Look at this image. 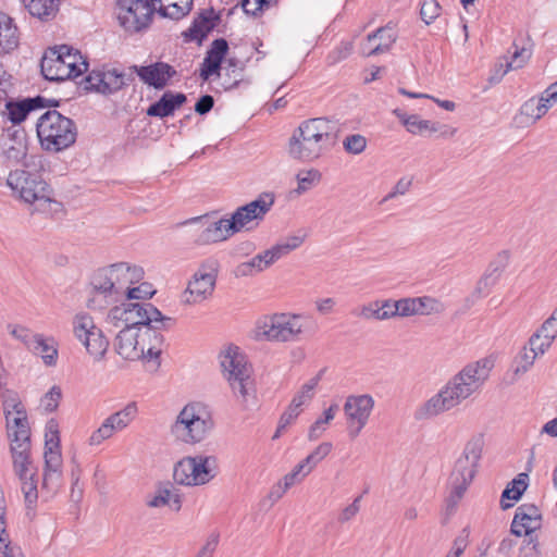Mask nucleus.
<instances>
[{
    "mask_svg": "<svg viewBox=\"0 0 557 557\" xmlns=\"http://www.w3.org/2000/svg\"><path fill=\"white\" fill-rule=\"evenodd\" d=\"M493 366V361L488 358L466 364L416 410V418L431 419L458 407L481 389Z\"/></svg>",
    "mask_w": 557,
    "mask_h": 557,
    "instance_id": "obj_1",
    "label": "nucleus"
},
{
    "mask_svg": "<svg viewBox=\"0 0 557 557\" xmlns=\"http://www.w3.org/2000/svg\"><path fill=\"white\" fill-rule=\"evenodd\" d=\"M334 123L323 117L309 119L300 123L288 143V153L293 159L311 162L336 144Z\"/></svg>",
    "mask_w": 557,
    "mask_h": 557,
    "instance_id": "obj_2",
    "label": "nucleus"
},
{
    "mask_svg": "<svg viewBox=\"0 0 557 557\" xmlns=\"http://www.w3.org/2000/svg\"><path fill=\"white\" fill-rule=\"evenodd\" d=\"M214 429L210 408L200 401L186 404L171 424L170 433L182 444L196 445L205 441Z\"/></svg>",
    "mask_w": 557,
    "mask_h": 557,
    "instance_id": "obj_3",
    "label": "nucleus"
},
{
    "mask_svg": "<svg viewBox=\"0 0 557 557\" xmlns=\"http://www.w3.org/2000/svg\"><path fill=\"white\" fill-rule=\"evenodd\" d=\"M107 321L115 327H171L174 320L163 315L152 304L126 299L110 309Z\"/></svg>",
    "mask_w": 557,
    "mask_h": 557,
    "instance_id": "obj_4",
    "label": "nucleus"
},
{
    "mask_svg": "<svg viewBox=\"0 0 557 557\" xmlns=\"http://www.w3.org/2000/svg\"><path fill=\"white\" fill-rule=\"evenodd\" d=\"M41 73L48 81L76 78L88 70V62L83 54L67 45L49 48L40 63Z\"/></svg>",
    "mask_w": 557,
    "mask_h": 557,
    "instance_id": "obj_5",
    "label": "nucleus"
},
{
    "mask_svg": "<svg viewBox=\"0 0 557 557\" xmlns=\"http://www.w3.org/2000/svg\"><path fill=\"white\" fill-rule=\"evenodd\" d=\"M36 129L41 147L53 152L72 146L77 136L75 123L55 110L44 113L37 121Z\"/></svg>",
    "mask_w": 557,
    "mask_h": 557,
    "instance_id": "obj_6",
    "label": "nucleus"
},
{
    "mask_svg": "<svg viewBox=\"0 0 557 557\" xmlns=\"http://www.w3.org/2000/svg\"><path fill=\"white\" fill-rule=\"evenodd\" d=\"M481 438H473L466 445L462 455L456 460L449 478L450 494L446 499L447 509L455 510L475 475V469L482 456Z\"/></svg>",
    "mask_w": 557,
    "mask_h": 557,
    "instance_id": "obj_7",
    "label": "nucleus"
},
{
    "mask_svg": "<svg viewBox=\"0 0 557 557\" xmlns=\"http://www.w3.org/2000/svg\"><path fill=\"white\" fill-rule=\"evenodd\" d=\"M7 185L24 202L36 203L37 210L41 212L50 211L51 205L59 206L51 197L50 186L38 173L25 170L11 171L7 178Z\"/></svg>",
    "mask_w": 557,
    "mask_h": 557,
    "instance_id": "obj_8",
    "label": "nucleus"
},
{
    "mask_svg": "<svg viewBox=\"0 0 557 557\" xmlns=\"http://www.w3.org/2000/svg\"><path fill=\"white\" fill-rule=\"evenodd\" d=\"M308 319L300 314L274 313L264 315L256 323L258 338L270 342H297L307 330Z\"/></svg>",
    "mask_w": 557,
    "mask_h": 557,
    "instance_id": "obj_9",
    "label": "nucleus"
},
{
    "mask_svg": "<svg viewBox=\"0 0 557 557\" xmlns=\"http://www.w3.org/2000/svg\"><path fill=\"white\" fill-rule=\"evenodd\" d=\"M220 364L223 377L227 381L234 395L243 403L248 401L252 396L253 381L251 379V367L245 356L236 346H230L220 354Z\"/></svg>",
    "mask_w": 557,
    "mask_h": 557,
    "instance_id": "obj_10",
    "label": "nucleus"
},
{
    "mask_svg": "<svg viewBox=\"0 0 557 557\" xmlns=\"http://www.w3.org/2000/svg\"><path fill=\"white\" fill-rule=\"evenodd\" d=\"M44 459L41 491L48 496H53L60 491L63 483L60 432L59 424L54 419H50L45 428Z\"/></svg>",
    "mask_w": 557,
    "mask_h": 557,
    "instance_id": "obj_11",
    "label": "nucleus"
},
{
    "mask_svg": "<svg viewBox=\"0 0 557 557\" xmlns=\"http://www.w3.org/2000/svg\"><path fill=\"white\" fill-rule=\"evenodd\" d=\"M219 261L210 258L200 263L182 294V302L194 306L209 300L215 289Z\"/></svg>",
    "mask_w": 557,
    "mask_h": 557,
    "instance_id": "obj_12",
    "label": "nucleus"
},
{
    "mask_svg": "<svg viewBox=\"0 0 557 557\" xmlns=\"http://www.w3.org/2000/svg\"><path fill=\"white\" fill-rule=\"evenodd\" d=\"M73 333L76 339L86 348L95 361L104 358L109 342L103 332L95 324L94 319L87 313H77L73 318Z\"/></svg>",
    "mask_w": 557,
    "mask_h": 557,
    "instance_id": "obj_13",
    "label": "nucleus"
},
{
    "mask_svg": "<svg viewBox=\"0 0 557 557\" xmlns=\"http://www.w3.org/2000/svg\"><path fill=\"white\" fill-rule=\"evenodd\" d=\"M117 20L128 33H138L147 28L156 13L151 0H116Z\"/></svg>",
    "mask_w": 557,
    "mask_h": 557,
    "instance_id": "obj_14",
    "label": "nucleus"
},
{
    "mask_svg": "<svg viewBox=\"0 0 557 557\" xmlns=\"http://www.w3.org/2000/svg\"><path fill=\"white\" fill-rule=\"evenodd\" d=\"M273 205L274 198L272 195H260L257 199L235 210L232 216L227 219L228 230H232L233 234L243 230H251L264 219Z\"/></svg>",
    "mask_w": 557,
    "mask_h": 557,
    "instance_id": "obj_15",
    "label": "nucleus"
},
{
    "mask_svg": "<svg viewBox=\"0 0 557 557\" xmlns=\"http://www.w3.org/2000/svg\"><path fill=\"white\" fill-rule=\"evenodd\" d=\"M374 405V399L369 394L350 395L346 398L343 409L351 438L357 437L368 424Z\"/></svg>",
    "mask_w": 557,
    "mask_h": 557,
    "instance_id": "obj_16",
    "label": "nucleus"
},
{
    "mask_svg": "<svg viewBox=\"0 0 557 557\" xmlns=\"http://www.w3.org/2000/svg\"><path fill=\"white\" fill-rule=\"evenodd\" d=\"M112 265L98 269L91 276L90 285L94 296L87 306L92 310H100L110 304L109 299L117 296Z\"/></svg>",
    "mask_w": 557,
    "mask_h": 557,
    "instance_id": "obj_17",
    "label": "nucleus"
},
{
    "mask_svg": "<svg viewBox=\"0 0 557 557\" xmlns=\"http://www.w3.org/2000/svg\"><path fill=\"white\" fill-rule=\"evenodd\" d=\"M126 85L124 73L115 69L106 71L94 70L86 76L84 89L109 96L117 92Z\"/></svg>",
    "mask_w": 557,
    "mask_h": 557,
    "instance_id": "obj_18",
    "label": "nucleus"
},
{
    "mask_svg": "<svg viewBox=\"0 0 557 557\" xmlns=\"http://www.w3.org/2000/svg\"><path fill=\"white\" fill-rule=\"evenodd\" d=\"M129 70L135 72L144 84L158 90L163 89L169 81L177 74L176 70L165 62H156L144 66L133 65Z\"/></svg>",
    "mask_w": 557,
    "mask_h": 557,
    "instance_id": "obj_19",
    "label": "nucleus"
},
{
    "mask_svg": "<svg viewBox=\"0 0 557 557\" xmlns=\"http://www.w3.org/2000/svg\"><path fill=\"white\" fill-rule=\"evenodd\" d=\"M541 527L540 509L533 504H523L517 508L511 523V533L517 536L529 535Z\"/></svg>",
    "mask_w": 557,
    "mask_h": 557,
    "instance_id": "obj_20",
    "label": "nucleus"
},
{
    "mask_svg": "<svg viewBox=\"0 0 557 557\" xmlns=\"http://www.w3.org/2000/svg\"><path fill=\"white\" fill-rule=\"evenodd\" d=\"M510 259L508 250L498 252L495 258L488 263L484 274L478 281L475 293L479 296H486L491 288L496 285L502 273L507 268Z\"/></svg>",
    "mask_w": 557,
    "mask_h": 557,
    "instance_id": "obj_21",
    "label": "nucleus"
},
{
    "mask_svg": "<svg viewBox=\"0 0 557 557\" xmlns=\"http://www.w3.org/2000/svg\"><path fill=\"white\" fill-rule=\"evenodd\" d=\"M2 156L8 165L22 161L27 154L25 134L22 131L9 128L1 138Z\"/></svg>",
    "mask_w": 557,
    "mask_h": 557,
    "instance_id": "obj_22",
    "label": "nucleus"
},
{
    "mask_svg": "<svg viewBox=\"0 0 557 557\" xmlns=\"http://www.w3.org/2000/svg\"><path fill=\"white\" fill-rule=\"evenodd\" d=\"M138 327H123L119 331L115 338L116 352L126 360H138L144 356V350L139 348Z\"/></svg>",
    "mask_w": 557,
    "mask_h": 557,
    "instance_id": "obj_23",
    "label": "nucleus"
},
{
    "mask_svg": "<svg viewBox=\"0 0 557 557\" xmlns=\"http://www.w3.org/2000/svg\"><path fill=\"white\" fill-rule=\"evenodd\" d=\"M228 51V44L224 38L214 39L206 53L200 69V77L208 81L212 75H220L221 64Z\"/></svg>",
    "mask_w": 557,
    "mask_h": 557,
    "instance_id": "obj_24",
    "label": "nucleus"
},
{
    "mask_svg": "<svg viewBox=\"0 0 557 557\" xmlns=\"http://www.w3.org/2000/svg\"><path fill=\"white\" fill-rule=\"evenodd\" d=\"M166 329L168 327H154L153 325H144L138 327L139 348L141 347L144 350V356L141 359L154 360L160 357L164 343L163 335L160 333V331Z\"/></svg>",
    "mask_w": 557,
    "mask_h": 557,
    "instance_id": "obj_25",
    "label": "nucleus"
},
{
    "mask_svg": "<svg viewBox=\"0 0 557 557\" xmlns=\"http://www.w3.org/2000/svg\"><path fill=\"white\" fill-rule=\"evenodd\" d=\"M395 40L396 34L392 26L380 27L368 35L367 41L361 46V52L367 57L384 53L389 50Z\"/></svg>",
    "mask_w": 557,
    "mask_h": 557,
    "instance_id": "obj_26",
    "label": "nucleus"
},
{
    "mask_svg": "<svg viewBox=\"0 0 557 557\" xmlns=\"http://www.w3.org/2000/svg\"><path fill=\"white\" fill-rule=\"evenodd\" d=\"M193 486L209 483L218 472V458L213 455L191 456Z\"/></svg>",
    "mask_w": 557,
    "mask_h": 557,
    "instance_id": "obj_27",
    "label": "nucleus"
},
{
    "mask_svg": "<svg viewBox=\"0 0 557 557\" xmlns=\"http://www.w3.org/2000/svg\"><path fill=\"white\" fill-rule=\"evenodd\" d=\"M111 265L117 295L124 294L132 284L138 283L144 277V270L141 267L129 264L127 262H119Z\"/></svg>",
    "mask_w": 557,
    "mask_h": 557,
    "instance_id": "obj_28",
    "label": "nucleus"
},
{
    "mask_svg": "<svg viewBox=\"0 0 557 557\" xmlns=\"http://www.w3.org/2000/svg\"><path fill=\"white\" fill-rule=\"evenodd\" d=\"M186 101L187 97L183 92L165 91L157 102L147 109V115L156 117L170 116Z\"/></svg>",
    "mask_w": 557,
    "mask_h": 557,
    "instance_id": "obj_29",
    "label": "nucleus"
},
{
    "mask_svg": "<svg viewBox=\"0 0 557 557\" xmlns=\"http://www.w3.org/2000/svg\"><path fill=\"white\" fill-rule=\"evenodd\" d=\"M45 98L37 96L34 98H26L23 100H9L5 103L8 119L13 124H20L27 115L36 109L44 108Z\"/></svg>",
    "mask_w": 557,
    "mask_h": 557,
    "instance_id": "obj_30",
    "label": "nucleus"
},
{
    "mask_svg": "<svg viewBox=\"0 0 557 557\" xmlns=\"http://www.w3.org/2000/svg\"><path fill=\"white\" fill-rule=\"evenodd\" d=\"M227 223V219L222 218L208 224L198 233L195 239L196 244L210 245L226 240L234 235L232 230H228Z\"/></svg>",
    "mask_w": 557,
    "mask_h": 557,
    "instance_id": "obj_31",
    "label": "nucleus"
},
{
    "mask_svg": "<svg viewBox=\"0 0 557 557\" xmlns=\"http://www.w3.org/2000/svg\"><path fill=\"white\" fill-rule=\"evenodd\" d=\"M544 115V104H540L537 97H532L522 103L513 122L518 127H528L534 125Z\"/></svg>",
    "mask_w": 557,
    "mask_h": 557,
    "instance_id": "obj_32",
    "label": "nucleus"
},
{
    "mask_svg": "<svg viewBox=\"0 0 557 557\" xmlns=\"http://www.w3.org/2000/svg\"><path fill=\"white\" fill-rule=\"evenodd\" d=\"M146 504L150 508L168 506L173 511H180L182 508V497L173 486H162L148 497Z\"/></svg>",
    "mask_w": 557,
    "mask_h": 557,
    "instance_id": "obj_33",
    "label": "nucleus"
},
{
    "mask_svg": "<svg viewBox=\"0 0 557 557\" xmlns=\"http://www.w3.org/2000/svg\"><path fill=\"white\" fill-rule=\"evenodd\" d=\"M20 44V34L13 20L5 13L0 12V53H8Z\"/></svg>",
    "mask_w": 557,
    "mask_h": 557,
    "instance_id": "obj_34",
    "label": "nucleus"
},
{
    "mask_svg": "<svg viewBox=\"0 0 557 557\" xmlns=\"http://www.w3.org/2000/svg\"><path fill=\"white\" fill-rule=\"evenodd\" d=\"M28 349L34 354L39 355L46 366L53 367L57 364L58 347L52 337H45L42 334H35Z\"/></svg>",
    "mask_w": 557,
    "mask_h": 557,
    "instance_id": "obj_35",
    "label": "nucleus"
},
{
    "mask_svg": "<svg viewBox=\"0 0 557 557\" xmlns=\"http://www.w3.org/2000/svg\"><path fill=\"white\" fill-rule=\"evenodd\" d=\"M393 114L397 116L406 129L413 135H423L425 132L431 133L433 122L429 120H422L417 114L408 115L401 109L393 110Z\"/></svg>",
    "mask_w": 557,
    "mask_h": 557,
    "instance_id": "obj_36",
    "label": "nucleus"
},
{
    "mask_svg": "<svg viewBox=\"0 0 557 557\" xmlns=\"http://www.w3.org/2000/svg\"><path fill=\"white\" fill-rule=\"evenodd\" d=\"M528 480L529 476L527 473H519L517 478H515L511 483L507 485L502 494L500 505L503 509L512 507L511 503L505 502L506 499L517 502L522 496L523 492L528 487Z\"/></svg>",
    "mask_w": 557,
    "mask_h": 557,
    "instance_id": "obj_37",
    "label": "nucleus"
},
{
    "mask_svg": "<svg viewBox=\"0 0 557 557\" xmlns=\"http://www.w3.org/2000/svg\"><path fill=\"white\" fill-rule=\"evenodd\" d=\"M137 411L138 410L136 404L129 403L123 409L112 413L104 420L107 423H109L112 431L115 433L127 428L137 416Z\"/></svg>",
    "mask_w": 557,
    "mask_h": 557,
    "instance_id": "obj_38",
    "label": "nucleus"
},
{
    "mask_svg": "<svg viewBox=\"0 0 557 557\" xmlns=\"http://www.w3.org/2000/svg\"><path fill=\"white\" fill-rule=\"evenodd\" d=\"M193 0H170L157 8L156 12L163 17L180 20L189 13Z\"/></svg>",
    "mask_w": 557,
    "mask_h": 557,
    "instance_id": "obj_39",
    "label": "nucleus"
},
{
    "mask_svg": "<svg viewBox=\"0 0 557 557\" xmlns=\"http://www.w3.org/2000/svg\"><path fill=\"white\" fill-rule=\"evenodd\" d=\"M28 12L39 20H48L55 15L58 11V0H26Z\"/></svg>",
    "mask_w": 557,
    "mask_h": 557,
    "instance_id": "obj_40",
    "label": "nucleus"
},
{
    "mask_svg": "<svg viewBox=\"0 0 557 557\" xmlns=\"http://www.w3.org/2000/svg\"><path fill=\"white\" fill-rule=\"evenodd\" d=\"M36 475H29L26 480H20L21 490L24 495V502L27 510V516H34L38 500V488Z\"/></svg>",
    "mask_w": 557,
    "mask_h": 557,
    "instance_id": "obj_41",
    "label": "nucleus"
},
{
    "mask_svg": "<svg viewBox=\"0 0 557 557\" xmlns=\"http://www.w3.org/2000/svg\"><path fill=\"white\" fill-rule=\"evenodd\" d=\"M337 411V404H333L326 410H324L323 416L318 418L310 426L308 432L309 441H317L323 434V432L326 430V425L334 419Z\"/></svg>",
    "mask_w": 557,
    "mask_h": 557,
    "instance_id": "obj_42",
    "label": "nucleus"
},
{
    "mask_svg": "<svg viewBox=\"0 0 557 557\" xmlns=\"http://www.w3.org/2000/svg\"><path fill=\"white\" fill-rule=\"evenodd\" d=\"M537 357L527 345L523 346L513 360V374L519 376L527 373L533 367Z\"/></svg>",
    "mask_w": 557,
    "mask_h": 557,
    "instance_id": "obj_43",
    "label": "nucleus"
},
{
    "mask_svg": "<svg viewBox=\"0 0 557 557\" xmlns=\"http://www.w3.org/2000/svg\"><path fill=\"white\" fill-rule=\"evenodd\" d=\"M191 473V456H187L174 466L173 479L180 485L193 486Z\"/></svg>",
    "mask_w": 557,
    "mask_h": 557,
    "instance_id": "obj_44",
    "label": "nucleus"
},
{
    "mask_svg": "<svg viewBox=\"0 0 557 557\" xmlns=\"http://www.w3.org/2000/svg\"><path fill=\"white\" fill-rule=\"evenodd\" d=\"M225 75L228 76L230 82L225 83V89H232L238 86L243 81V64L236 59H228L224 67Z\"/></svg>",
    "mask_w": 557,
    "mask_h": 557,
    "instance_id": "obj_45",
    "label": "nucleus"
},
{
    "mask_svg": "<svg viewBox=\"0 0 557 557\" xmlns=\"http://www.w3.org/2000/svg\"><path fill=\"white\" fill-rule=\"evenodd\" d=\"M333 445L330 442L319 444L312 453H310L301 461L312 472L313 469L332 451Z\"/></svg>",
    "mask_w": 557,
    "mask_h": 557,
    "instance_id": "obj_46",
    "label": "nucleus"
},
{
    "mask_svg": "<svg viewBox=\"0 0 557 557\" xmlns=\"http://www.w3.org/2000/svg\"><path fill=\"white\" fill-rule=\"evenodd\" d=\"M13 471L18 480H26L29 475H36L32 456L13 457Z\"/></svg>",
    "mask_w": 557,
    "mask_h": 557,
    "instance_id": "obj_47",
    "label": "nucleus"
},
{
    "mask_svg": "<svg viewBox=\"0 0 557 557\" xmlns=\"http://www.w3.org/2000/svg\"><path fill=\"white\" fill-rule=\"evenodd\" d=\"M418 314L429 315L432 313H441L444 311V306L441 301L432 297H416Z\"/></svg>",
    "mask_w": 557,
    "mask_h": 557,
    "instance_id": "obj_48",
    "label": "nucleus"
},
{
    "mask_svg": "<svg viewBox=\"0 0 557 557\" xmlns=\"http://www.w3.org/2000/svg\"><path fill=\"white\" fill-rule=\"evenodd\" d=\"M320 377L315 376L309 380L306 384L302 385L300 392L294 396L290 405L295 406V408L300 409L302 405L308 403L313 397V389L318 385Z\"/></svg>",
    "mask_w": 557,
    "mask_h": 557,
    "instance_id": "obj_49",
    "label": "nucleus"
},
{
    "mask_svg": "<svg viewBox=\"0 0 557 557\" xmlns=\"http://www.w3.org/2000/svg\"><path fill=\"white\" fill-rule=\"evenodd\" d=\"M310 473L311 471L302 461H300L292 469L290 472L283 476L282 481L290 488L294 485L301 483Z\"/></svg>",
    "mask_w": 557,
    "mask_h": 557,
    "instance_id": "obj_50",
    "label": "nucleus"
},
{
    "mask_svg": "<svg viewBox=\"0 0 557 557\" xmlns=\"http://www.w3.org/2000/svg\"><path fill=\"white\" fill-rule=\"evenodd\" d=\"M530 58V52L525 49H521L520 51L516 50L513 52L512 59L510 62L506 64V69L502 70L503 65H499V70H497V73H499L498 77L495 79V82H499L503 76L509 72L510 70H517L523 66V64L527 62V60Z\"/></svg>",
    "mask_w": 557,
    "mask_h": 557,
    "instance_id": "obj_51",
    "label": "nucleus"
},
{
    "mask_svg": "<svg viewBox=\"0 0 557 557\" xmlns=\"http://www.w3.org/2000/svg\"><path fill=\"white\" fill-rule=\"evenodd\" d=\"M62 398V391L59 386H52L40 400V406L46 412H53L59 407Z\"/></svg>",
    "mask_w": 557,
    "mask_h": 557,
    "instance_id": "obj_52",
    "label": "nucleus"
},
{
    "mask_svg": "<svg viewBox=\"0 0 557 557\" xmlns=\"http://www.w3.org/2000/svg\"><path fill=\"white\" fill-rule=\"evenodd\" d=\"M302 237L300 236H292L286 240L281 242L273 247H271L273 253H275L276 260H280L284 256L288 255L294 249L298 248L302 244Z\"/></svg>",
    "mask_w": 557,
    "mask_h": 557,
    "instance_id": "obj_53",
    "label": "nucleus"
},
{
    "mask_svg": "<svg viewBox=\"0 0 557 557\" xmlns=\"http://www.w3.org/2000/svg\"><path fill=\"white\" fill-rule=\"evenodd\" d=\"M260 272H262L260 268V260H257L256 256L248 261L237 264L233 270V274L235 277L253 276Z\"/></svg>",
    "mask_w": 557,
    "mask_h": 557,
    "instance_id": "obj_54",
    "label": "nucleus"
},
{
    "mask_svg": "<svg viewBox=\"0 0 557 557\" xmlns=\"http://www.w3.org/2000/svg\"><path fill=\"white\" fill-rule=\"evenodd\" d=\"M343 147L348 153L359 154L364 151L367 147V139L360 134L348 135L343 140Z\"/></svg>",
    "mask_w": 557,
    "mask_h": 557,
    "instance_id": "obj_55",
    "label": "nucleus"
},
{
    "mask_svg": "<svg viewBox=\"0 0 557 557\" xmlns=\"http://www.w3.org/2000/svg\"><path fill=\"white\" fill-rule=\"evenodd\" d=\"M0 399L2 401L4 416H8V413L13 414L14 412H17V410H25L18 394L12 389L1 395Z\"/></svg>",
    "mask_w": 557,
    "mask_h": 557,
    "instance_id": "obj_56",
    "label": "nucleus"
},
{
    "mask_svg": "<svg viewBox=\"0 0 557 557\" xmlns=\"http://www.w3.org/2000/svg\"><path fill=\"white\" fill-rule=\"evenodd\" d=\"M321 178V173L318 170H309L297 174L298 187L297 193L302 194L307 191L314 183Z\"/></svg>",
    "mask_w": 557,
    "mask_h": 557,
    "instance_id": "obj_57",
    "label": "nucleus"
},
{
    "mask_svg": "<svg viewBox=\"0 0 557 557\" xmlns=\"http://www.w3.org/2000/svg\"><path fill=\"white\" fill-rule=\"evenodd\" d=\"M441 13V5L436 0H425L421 4L420 15L426 25H430Z\"/></svg>",
    "mask_w": 557,
    "mask_h": 557,
    "instance_id": "obj_58",
    "label": "nucleus"
},
{
    "mask_svg": "<svg viewBox=\"0 0 557 557\" xmlns=\"http://www.w3.org/2000/svg\"><path fill=\"white\" fill-rule=\"evenodd\" d=\"M9 333L17 341L22 342L27 348H29L35 334L27 327L16 324H8Z\"/></svg>",
    "mask_w": 557,
    "mask_h": 557,
    "instance_id": "obj_59",
    "label": "nucleus"
},
{
    "mask_svg": "<svg viewBox=\"0 0 557 557\" xmlns=\"http://www.w3.org/2000/svg\"><path fill=\"white\" fill-rule=\"evenodd\" d=\"M5 420L8 431L29 428L26 410H17V412H14L13 414L8 413V416H5Z\"/></svg>",
    "mask_w": 557,
    "mask_h": 557,
    "instance_id": "obj_60",
    "label": "nucleus"
},
{
    "mask_svg": "<svg viewBox=\"0 0 557 557\" xmlns=\"http://www.w3.org/2000/svg\"><path fill=\"white\" fill-rule=\"evenodd\" d=\"M412 185V178L411 177H401L399 178L392 190L382 199V202H386L388 200H392L398 196H404L410 190V187Z\"/></svg>",
    "mask_w": 557,
    "mask_h": 557,
    "instance_id": "obj_61",
    "label": "nucleus"
},
{
    "mask_svg": "<svg viewBox=\"0 0 557 557\" xmlns=\"http://www.w3.org/2000/svg\"><path fill=\"white\" fill-rule=\"evenodd\" d=\"M552 343L550 337L545 338L543 335L534 333L530 337L527 346L537 356H542L550 347Z\"/></svg>",
    "mask_w": 557,
    "mask_h": 557,
    "instance_id": "obj_62",
    "label": "nucleus"
},
{
    "mask_svg": "<svg viewBox=\"0 0 557 557\" xmlns=\"http://www.w3.org/2000/svg\"><path fill=\"white\" fill-rule=\"evenodd\" d=\"M535 333L543 335L545 338L550 337V341L554 342L557 336V309L547 320L544 321L542 326Z\"/></svg>",
    "mask_w": 557,
    "mask_h": 557,
    "instance_id": "obj_63",
    "label": "nucleus"
},
{
    "mask_svg": "<svg viewBox=\"0 0 557 557\" xmlns=\"http://www.w3.org/2000/svg\"><path fill=\"white\" fill-rule=\"evenodd\" d=\"M220 542V534L219 532H212L208 535L206 543L200 548L196 557H213L214 552L216 550V547Z\"/></svg>",
    "mask_w": 557,
    "mask_h": 557,
    "instance_id": "obj_64",
    "label": "nucleus"
}]
</instances>
